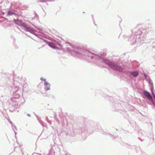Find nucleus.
<instances>
[{"label":"nucleus","instance_id":"nucleus-2","mask_svg":"<svg viewBox=\"0 0 155 155\" xmlns=\"http://www.w3.org/2000/svg\"><path fill=\"white\" fill-rule=\"evenodd\" d=\"M43 80L45 81L44 84L46 85L45 87V89L46 91H48L50 89V84L46 82L45 79H44Z\"/></svg>","mask_w":155,"mask_h":155},{"label":"nucleus","instance_id":"nucleus-7","mask_svg":"<svg viewBox=\"0 0 155 155\" xmlns=\"http://www.w3.org/2000/svg\"><path fill=\"white\" fill-rule=\"evenodd\" d=\"M8 14L9 15H12V14H11V12H9L8 13Z\"/></svg>","mask_w":155,"mask_h":155},{"label":"nucleus","instance_id":"nucleus-4","mask_svg":"<svg viewBox=\"0 0 155 155\" xmlns=\"http://www.w3.org/2000/svg\"><path fill=\"white\" fill-rule=\"evenodd\" d=\"M48 44L50 47H51L55 49L56 48V47L54 45L53 43L49 42L48 43Z\"/></svg>","mask_w":155,"mask_h":155},{"label":"nucleus","instance_id":"nucleus-5","mask_svg":"<svg viewBox=\"0 0 155 155\" xmlns=\"http://www.w3.org/2000/svg\"><path fill=\"white\" fill-rule=\"evenodd\" d=\"M131 74L134 77H136L138 75V72L137 71H134L133 72H132Z\"/></svg>","mask_w":155,"mask_h":155},{"label":"nucleus","instance_id":"nucleus-1","mask_svg":"<svg viewBox=\"0 0 155 155\" xmlns=\"http://www.w3.org/2000/svg\"><path fill=\"white\" fill-rule=\"evenodd\" d=\"M105 62L112 69L121 71L123 70V68L120 66H119L114 63L110 61L109 60H106Z\"/></svg>","mask_w":155,"mask_h":155},{"label":"nucleus","instance_id":"nucleus-6","mask_svg":"<svg viewBox=\"0 0 155 155\" xmlns=\"http://www.w3.org/2000/svg\"><path fill=\"white\" fill-rule=\"evenodd\" d=\"M152 94L153 96V97L155 98V95L152 91Z\"/></svg>","mask_w":155,"mask_h":155},{"label":"nucleus","instance_id":"nucleus-3","mask_svg":"<svg viewBox=\"0 0 155 155\" xmlns=\"http://www.w3.org/2000/svg\"><path fill=\"white\" fill-rule=\"evenodd\" d=\"M144 95L149 100H150L152 99V97L149 92L146 91H144Z\"/></svg>","mask_w":155,"mask_h":155}]
</instances>
